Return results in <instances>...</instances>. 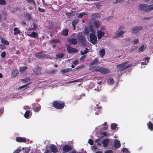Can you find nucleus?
Masks as SVG:
<instances>
[{
    "mask_svg": "<svg viewBox=\"0 0 153 153\" xmlns=\"http://www.w3.org/2000/svg\"><path fill=\"white\" fill-rule=\"evenodd\" d=\"M85 33L87 35L91 32L90 34V40L89 41L93 44H94L97 41V38L96 35V31L90 26L89 28H85Z\"/></svg>",
    "mask_w": 153,
    "mask_h": 153,
    "instance_id": "1",
    "label": "nucleus"
},
{
    "mask_svg": "<svg viewBox=\"0 0 153 153\" xmlns=\"http://www.w3.org/2000/svg\"><path fill=\"white\" fill-rule=\"evenodd\" d=\"M108 128L107 122H105L102 125L96 127L95 129L97 132H102V131L106 130Z\"/></svg>",
    "mask_w": 153,
    "mask_h": 153,
    "instance_id": "2",
    "label": "nucleus"
},
{
    "mask_svg": "<svg viewBox=\"0 0 153 153\" xmlns=\"http://www.w3.org/2000/svg\"><path fill=\"white\" fill-rule=\"evenodd\" d=\"M53 106L58 109H62L64 106V104L62 102L59 101H55L53 103Z\"/></svg>",
    "mask_w": 153,
    "mask_h": 153,
    "instance_id": "3",
    "label": "nucleus"
},
{
    "mask_svg": "<svg viewBox=\"0 0 153 153\" xmlns=\"http://www.w3.org/2000/svg\"><path fill=\"white\" fill-rule=\"evenodd\" d=\"M132 65L129 64L128 62H126L122 65H117V67L119 71H122L124 70L127 68L131 67Z\"/></svg>",
    "mask_w": 153,
    "mask_h": 153,
    "instance_id": "4",
    "label": "nucleus"
},
{
    "mask_svg": "<svg viewBox=\"0 0 153 153\" xmlns=\"http://www.w3.org/2000/svg\"><path fill=\"white\" fill-rule=\"evenodd\" d=\"M124 27L122 26L120 27L116 32V34L117 36H120L123 35V34L125 32L123 30Z\"/></svg>",
    "mask_w": 153,
    "mask_h": 153,
    "instance_id": "5",
    "label": "nucleus"
},
{
    "mask_svg": "<svg viewBox=\"0 0 153 153\" xmlns=\"http://www.w3.org/2000/svg\"><path fill=\"white\" fill-rule=\"evenodd\" d=\"M142 28L143 27L141 26H135L132 28V31L133 33L136 34L139 32Z\"/></svg>",
    "mask_w": 153,
    "mask_h": 153,
    "instance_id": "6",
    "label": "nucleus"
},
{
    "mask_svg": "<svg viewBox=\"0 0 153 153\" xmlns=\"http://www.w3.org/2000/svg\"><path fill=\"white\" fill-rule=\"evenodd\" d=\"M97 36L98 39H101L102 36H104L105 35V33L102 31L101 30H97Z\"/></svg>",
    "mask_w": 153,
    "mask_h": 153,
    "instance_id": "7",
    "label": "nucleus"
},
{
    "mask_svg": "<svg viewBox=\"0 0 153 153\" xmlns=\"http://www.w3.org/2000/svg\"><path fill=\"white\" fill-rule=\"evenodd\" d=\"M16 140L18 142L25 143L27 141L26 138L25 137H17L16 138Z\"/></svg>",
    "mask_w": 153,
    "mask_h": 153,
    "instance_id": "8",
    "label": "nucleus"
},
{
    "mask_svg": "<svg viewBox=\"0 0 153 153\" xmlns=\"http://www.w3.org/2000/svg\"><path fill=\"white\" fill-rule=\"evenodd\" d=\"M19 72L18 69H15L11 71V77L14 78L18 74Z\"/></svg>",
    "mask_w": 153,
    "mask_h": 153,
    "instance_id": "9",
    "label": "nucleus"
},
{
    "mask_svg": "<svg viewBox=\"0 0 153 153\" xmlns=\"http://www.w3.org/2000/svg\"><path fill=\"white\" fill-rule=\"evenodd\" d=\"M33 108L35 112H38L39 111L40 109V105L37 104H36L35 105H33Z\"/></svg>",
    "mask_w": 153,
    "mask_h": 153,
    "instance_id": "10",
    "label": "nucleus"
},
{
    "mask_svg": "<svg viewBox=\"0 0 153 153\" xmlns=\"http://www.w3.org/2000/svg\"><path fill=\"white\" fill-rule=\"evenodd\" d=\"M67 49L68 52L69 53L76 52L77 51V50L76 49L73 48L70 46H68Z\"/></svg>",
    "mask_w": 153,
    "mask_h": 153,
    "instance_id": "11",
    "label": "nucleus"
},
{
    "mask_svg": "<svg viewBox=\"0 0 153 153\" xmlns=\"http://www.w3.org/2000/svg\"><path fill=\"white\" fill-rule=\"evenodd\" d=\"M40 70V67L38 66L35 68L33 71L36 74L39 75L41 74Z\"/></svg>",
    "mask_w": 153,
    "mask_h": 153,
    "instance_id": "12",
    "label": "nucleus"
},
{
    "mask_svg": "<svg viewBox=\"0 0 153 153\" xmlns=\"http://www.w3.org/2000/svg\"><path fill=\"white\" fill-rule=\"evenodd\" d=\"M68 42L69 43L73 45H76L77 43L76 39L74 38L68 39Z\"/></svg>",
    "mask_w": 153,
    "mask_h": 153,
    "instance_id": "13",
    "label": "nucleus"
},
{
    "mask_svg": "<svg viewBox=\"0 0 153 153\" xmlns=\"http://www.w3.org/2000/svg\"><path fill=\"white\" fill-rule=\"evenodd\" d=\"M94 24L95 27L98 28L101 24V22L98 20H95L94 22Z\"/></svg>",
    "mask_w": 153,
    "mask_h": 153,
    "instance_id": "14",
    "label": "nucleus"
},
{
    "mask_svg": "<svg viewBox=\"0 0 153 153\" xmlns=\"http://www.w3.org/2000/svg\"><path fill=\"white\" fill-rule=\"evenodd\" d=\"M147 5L145 4H140L139 5V9L141 10L146 11Z\"/></svg>",
    "mask_w": 153,
    "mask_h": 153,
    "instance_id": "15",
    "label": "nucleus"
},
{
    "mask_svg": "<svg viewBox=\"0 0 153 153\" xmlns=\"http://www.w3.org/2000/svg\"><path fill=\"white\" fill-rule=\"evenodd\" d=\"M71 149V147L68 145L65 146L63 148V151L64 152H67Z\"/></svg>",
    "mask_w": 153,
    "mask_h": 153,
    "instance_id": "16",
    "label": "nucleus"
},
{
    "mask_svg": "<svg viewBox=\"0 0 153 153\" xmlns=\"http://www.w3.org/2000/svg\"><path fill=\"white\" fill-rule=\"evenodd\" d=\"M50 149L53 152H57V149L55 145H52L50 147Z\"/></svg>",
    "mask_w": 153,
    "mask_h": 153,
    "instance_id": "17",
    "label": "nucleus"
},
{
    "mask_svg": "<svg viewBox=\"0 0 153 153\" xmlns=\"http://www.w3.org/2000/svg\"><path fill=\"white\" fill-rule=\"evenodd\" d=\"M149 129L151 131H153V123L151 121H149L147 124Z\"/></svg>",
    "mask_w": 153,
    "mask_h": 153,
    "instance_id": "18",
    "label": "nucleus"
},
{
    "mask_svg": "<svg viewBox=\"0 0 153 153\" xmlns=\"http://www.w3.org/2000/svg\"><path fill=\"white\" fill-rule=\"evenodd\" d=\"M114 146L116 148H119L121 145L120 141L117 140H114Z\"/></svg>",
    "mask_w": 153,
    "mask_h": 153,
    "instance_id": "19",
    "label": "nucleus"
},
{
    "mask_svg": "<svg viewBox=\"0 0 153 153\" xmlns=\"http://www.w3.org/2000/svg\"><path fill=\"white\" fill-rule=\"evenodd\" d=\"M101 15V14L100 13H95L91 15V17L93 19L100 18V17Z\"/></svg>",
    "mask_w": 153,
    "mask_h": 153,
    "instance_id": "20",
    "label": "nucleus"
},
{
    "mask_svg": "<svg viewBox=\"0 0 153 153\" xmlns=\"http://www.w3.org/2000/svg\"><path fill=\"white\" fill-rule=\"evenodd\" d=\"M98 61V59L97 58H95L93 61L89 65L90 66H91L96 65L97 64Z\"/></svg>",
    "mask_w": 153,
    "mask_h": 153,
    "instance_id": "21",
    "label": "nucleus"
},
{
    "mask_svg": "<svg viewBox=\"0 0 153 153\" xmlns=\"http://www.w3.org/2000/svg\"><path fill=\"white\" fill-rule=\"evenodd\" d=\"M108 139H105L102 142L103 146L104 147H106L108 144Z\"/></svg>",
    "mask_w": 153,
    "mask_h": 153,
    "instance_id": "22",
    "label": "nucleus"
},
{
    "mask_svg": "<svg viewBox=\"0 0 153 153\" xmlns=\"http://www.w3.org/2000/svg\"><path fill=\"white\" fill-rule=\"evenodd\" d=\"M27 35L29 37L35 38L37 36L38 34L34 32H33L31 34H27Z\"/></svg>",
    "mask_w": 153,
    "mask_h": 153,
    "instance_id": "23",
    "label": "nucleus"
},
{
    "mask_svg": "<svg viewBox=\"0 0 153 153\" xmlns=\"http://www.w3.org/2000/svg\"><path fill=\"white\" fill-rule=\"evenodd\" d=\"M79 22L78 19H75L73 20L72 22V25L74 28V30L75 29V25H76L77 23Z\"/></svg>",
    "mask_w": 153,
    "mask_h": 153,
    "instance_id": "24",
    "label": "nucleus"
},
{
    "mask_svg": "<svg viewBox=\"0 0 153 153\" xmlns=\"http://www.w3.org/2000/svg\"><path fill=\"white\" fill-rule=\"evenodd\" d=\"M109 71L108 69L102 67L101 73L102 74H107L109 72Z\"/></svg>",
    "mask_w": 153,
    "mask_h": 153,
    "instance_id": "25",
    "label": "nucleus"
},
{
    "mask_svg": "<svg viewBox=\"0 0 153 153\" xmlns=\"http://www.w3.org/2000/svg\"><path fill=\"white\" fill-rule=\"evenodd\" d=\"M88 14V13L87 12H84L80 13L78 14H77L76 15V16L79 18H82L83 16L87 15Z\"/></svg>",
    "mask_w": 153,
    "mask_h": 153,
    "instance_id": "26",
    "label": "nucleus"
},
{
    "mask_svg": "<svg viewBox=\"0 0 153 153\" xmlns=\"http://www.w3.org/2000/svg\"><path fill=\"white\" fill-rule=\"evenodd\" d=\"M146 48V45L145 44L142 45L139 48V50L140 51L143 52L145 49Z\"/></svg>",
    "mask_w": 153,
    "mask_h": 153,
    "instance_id": "27",
    "label": "nucleus"
},
{
    "mask_svg": "<svg viewBox=\"0 0 153 153\" xmlns=\"http://www.w3.org/2000/svg\"><path fill=\"white\" fill-rule=\"evenodd\" d=\"M1 42L2 43L5 45H8L9 44V42L3 38H2L1 39Z\"/></svg>",
    "mask_w": 153,
    "mask_h": 153,
    "instance_id": "28",
    "label": "nucleus"
},
{
    "mask_svg": "<svg viewBox=\"0 0 153 153\" xmlns=\"http://www.w3.org/2000/svg\"><path fill=\"white\" fill-rule=\"evenodd\" d=\"M30 115V112L29 111H27L24 114V117L25 118H28Z\"/></svg>",
    "mask_w": 153,
    "mask_h": 153,
    "instance_id": "29",
    "label": "nucleus"
},
{
    "mask_svg": "<svg viewBox=\"0 0 153 153\" xmlns=\"http://www.w3.org/2000/svg\"><path fill=\"white\" fill-rule=\"evenodd\" d=\"M117 126V124L115 123H113L111 125V128L113 130L115 129Z\"/></svg>",
    "mask_w": 153,
    "mask_h": 153,
    "instance_id": "30",
    "label": "nucleus"
},
{
    "mask_svg": "<svg viewBox=\"0 0 153 153\" xmlns=\"http://www.w3.org/2000/svg\"><path fill=\"white\" fill-rule=\"evenodd\" d=\"M147 8H146V11H151L152 10H153V5H150V6H147Z\"/></svg>",
    "mask_w": 153,
    "mask_h": 153,
    "instance_id": "31",
    "label": "nucleus"
},
{
    "mask_svg": "<svg viewBox=\"0 0 153 153\" xmlns=\"http://www.w3.org/2000/svg\"><path fill=\"white\" fill-rule=\"evenodd\" d=\"M105 53V51L104 49H102L100 51V54L101 57H103Z\"/></svg>",
    "mask_w": 153,
    "mask_h": 153,
    "instance_id": "32",
    "label": "nucleus"
},
{
    "mask_svg": "<svg viewBox=\"0 0 153 153\" xmlns=\"http://www.w3.org/2000/svg\"><path fill=\"white\" fill-rule=\"evenodd\" d=\"M102 68V67L97 66L95 69V70L97 72H101Z\"/></svg>",
    "mask_w": 153,
    "mask_h": 153,
    "instance_id": "33",
    "label": "nucleus"
},
{
    "mask_svg": "<svg viewBox=\"0 0 153 153\" xmlns=\"http://www.w3.org/2000/svg\"><path fill=\"white\" fill-rule=\"evenodd\" d=\"M68 30L67 29L64 30L62 32V34L65 36H66L68 34Z\"/></svg>",
    "mask_w": 153,
    "mask_h": 153,
    "instance_id": "34",
    "label": "nucleus"
},
{
    "mask_svg": "<svg viewBox=\"0 0 153 153\" xmlns=\"http://www.w3.org/2000/svg\"><path fill=\"white\" fill-rule=\"evenodd\" d=\"M71 70V68H67L65 69L62 70H61V72L62 73H65L68 71H69Z\"/></svg>",
    "mask_w": 153,
    "mask_h": 153,
    "instance_id": "35",
    "label": "nucleus"
},
{
    "mask_svg": "<svg viewBox=\"0 0 153 153\" xmlns=\"http://www.w3.org/2000/svg\"><path fill=\"white\" fill-rule=\"evenodd\" d=\"M14 34H16L20 33V31L18 29V28L15 27L14 29Z\"/></svg>",
    "mask_w": 153,
    "mask_h": 153,
    "instance_id": "36",
    "label": "nucleus"
},
{
    "mask_svg": "<svg viewBox=\"0 0 153 153\" xmlns=\"http://www.w3.org/2000/svg\"><path fill=\"white\" fill-rule=\"evenodd\" d=\"M27 68L26 67H22L20 68L19 71L20 72L23 73Z\"/></svg>",
    "mask_w": 153,
    "mask_h": 153,
    "instance_id": "37",
    "label": "nucleus"
},
{
    "mask_svg": "<svg viewBox=\"0 0 153 153\" xmlns=\"http://www.w3.org/2000/svg\"><path fill=\"white\" fill-rule=\"evenodd\" d=\"M25 17L28 19H30L31 18L30 15L28 13H26L25 15Z\"/></svg>",
    "mask_w": 153,
    "mask_h": 153,
    "instance_id": "38",
    "label": "nucleus"
},
{
    "mask_svg": "<svg viewBox=\"0 0 153 153\" xmlns=\"http://www.w3.org/2000/svg\"><path fill=\"white\" fill-rule=\"evenodd\" d=\"M122 152L123 153H130V152L126 148H123L122 150Z\"/></svg>",
    "mask_w": 153,
    "mask_h": 153,
    "instance_id": "39",
    "label": "nucleus"
},
{
    "mask_svg": "<svg viewBox=\"0 0 153 153\" xmlns=\"http://www.w3.org/2000/svg\"><path fill=\"white\" fill-rule=\"evenodd\" d=\"M59 41L58 40L53 39L50 41V42L51 43H57L59 42Z\"/></svg>",
    "mask_w": 153,
    "mask_h": 153,
    "instance_id": "40",
    "label": "nucleus"
},
{
    "mask_svg": "<svg viewBox=\"0 0 153 153\" xmlns=\"http://www.w3.org/2000/svg\"><path fill=\"white\" fill-rule=\"evenodd\" d=\"M63 56V54L61 53L60 54H58L56 55V58H59L61 59Z\"/></svg>",
    "mask_w": 153,
    "mask_h": 153,
    "instance_id": "41",
    "label": "nucleus"
},
{
    "mask_svg": "<svg viewBox=\"0 0 153 153\" xmlns=\"http://www.w3.org/2000/svg\"><path fill=\"white\" fill-rule=\"evenodd\" d=\"M88 51V49L87 48H86L85 50L84 51H81V55H83L84 54L87 53Z\"/></svg>",
    "mask_w": 153,
    "mask_h": 153,
    "instance_id": "42",
    "label": "nucleus"
},
{
    "mask_svg": "<svg viewBox=\"0 0 153 153\" xmlns=\"http://www.w3.org/2000/svg\"><path fill=\"white\" fill-rule=\"evenodd\" d=\"M6 1L4 0H0V4L4 5L6 4Z\"/></svg>",
    "mask_w": 153,
    "mask_h": 153,
    "instance_id": "43",
    "label": "nucleus"
},
{
    "mask_svg": "<svg viewBox=\"0 0 153 153\" xmlns=\"http://www.w3.org/2000/svg\"><path fill=\"white\" fill-rule=\"evenodd\" d=\"M29 83H27L26 85H22V86H21L20 87L18 88V89H22V88H25V87H27V86H28V85H29Z\"/></svg>",
    "mask_w": 153,
    "mask_h": 153,
    "instance_id": "44",
    "label": "nucleus"
},
{
    "mask_svg": "<svg viewBox=\"0 0 153 153\" xmlns=\"http://www.w3.org/2000/svg\"><path fill=\"white\" fill-rule=\"evenodd\" d=\"M79 39L80 41L82 42H85V38L84 37L82 36L80 37Z\"/></svg>",
    "mask_w": 153,
    "mask_h": 153,
    "instance_id": "45",
    "label": "nucleus"
},
{
    "mask_svg": "<svg viewBox=\"0 0 153 153\" xmlns=\"http://www.w3.org/2000/svg\"><path fill=\"white\" fill-rule=\"evenodd\" d=\"M102 134L103 135V136L108 137L110 136L109 134H108V133L106 131L102 132Z\"/></svg>",
    "mask_w": 153,
    "mask_h": 153,
    "instance_id": "46",
    "label": "nucleus"
},
{
    "mask_svg": "<svg viewBox=\"0 0 153 153\" xmlns=\"http://www.w3.org/2000/svg\"><path fill=\"white\" fill-rule=\"evenodd\" d=\"M114 82V80L113 79L110 78L109 79L108 83L111 84H113Z\"/></svg>",
    "mask_w": 153,
    "mask_h": 153,
    "instance_id": "47",
    "label": "nucleus"
},
{
    "mask_svg": "<svg viewBox=\"0 0 153 153\" xmlns=\"http://www.w3.org/2000/svg\"><path fill=\"white\" fill-rule=\"evenodd\" d=\"M23 108L25 110L27 111L29 110L31 108V107L29 106H24Z\"/></svg>",
    "mask_w": 153,
    "mask_h": 153,
    "instance_id": "48",
    "label": "nucleus"
},
{
    "mask_svg": "<svg viewBox=\"0 0 153 153\" xmlns=\"http://www.w3.org/2000/svg\"><path fill=\"white\" fill-rule=\"evenodd\" d=\"M20 148L19 149L18 148L15 150L13 153H19L21 150Z\"/></svg>",
    "mask_w": 153,
    "mask_h": 153,
    "instance_id": "49",
    "label": "nucleus"
},
{
    "mask_svg": "<svg viewBox=\"0 0 153 153\" xmlns=\"http://www.w3.org/2000/svg\"><path fill=\"white\" fill-rule=\"evenodd\" d=\"M88 143L91 145H92L93 144V141L91 139H89L88 140Z\"/></svg>",
    "mask_w": 153,
    "mask_h": 153,
    "instance_id": "50",
    "label": "nucleus"
},
{
    "mask_svg": "<svg viewBox=\"0 0 153 153\" xmlns=\"http://www.w3.org/2000/svg\"><path fill=\"white\" fill-rule=\"evenodd\" d=\"M37 56L38 57H39V58H40V57L42 58V57L44 56L43 55V53H38L37 54Z\"/></svg>",
    "mask_w": 153,
    "mask_h": 153,
    "instance_id": "51",
    "label": "nucleus"
},
{
    "mask_svg": "<svg viewBox=\"0 0 153 153\" xmlns=\"http://www.w3.org/2000/svg\"><path fill=\"white\" fill-rule=\"evenodd\" d=\"M30 80L29 78L26 79H22L21 81L22 82H27Z\"/></svg>",
    "mask_w": 153,
    "mask_h": 153,
    "instance_id": "52",
    "label": "nucleus"
},
{
    "mask_svg": "<svg viewBox=\"0 0 153 153\" xmlns=\"http://www.w3.org/2000/svg\"><path fill=\"white\" fill-rule=\"evenodd\" d=\"M6 56V53L5 52H2L1 54V56L2 58H4Z\"/></svg>",
    "mask_w": 153,
    "mask_h": 153,
    "instance_id": "53",
    "label": "nucleus"
},
{
    "mask_svg": "<svg viewBox=\"0 0 153 153\" xmlns=\"http://www.w3.org/2000/svg\"><path fill=\"white\" fill-rule=\"evenodd\" d=\"M139 42V40L138 39H135L133 42V43L134 44H136Z\"/></svg>",
    "mask_w": 153,
    "mask_h": 153,
    "instance_id": "54",
    "label": "nucleus"
},
{
    "mask_svg": "<svg viewBox=\"0 0 153 153\" xmlns=\"http://www.w3.org/2000/svg\"><path fill=\"white\" fill-rule=\"evenodd\" d=\"M29 3H32L34 5H35V2L33 0H26Z\"/></svg>",
    "mask_w": 153,
    "mask_h": 153,
    "instance_id": "55",
    "label": "nucleus"
},
{
    "mask_svg": "<svg viewBox=\"0 0 153 153\" xmlns=\"http://www.w3.org/2000/svg\"><path fill=\"white\" fill-rule=\"evenodd\" d=\"M95 89L96 90L98 91H100V90H101V86L100 85H99L98 87V88H96Z\"/></svg>",
    "mask_w": 153,
    "mask_h": 153,
    "instance_id": "56",
    "label": "nucleus"
},
{
    "mask_svg": "<svg viewBox=\"0 0 153 153\" xmlns=\"http://www.w3.org/2000/svg\"><path fill=\"white\" fill-rule=\"evenodd\" d=\"M34 27L33 28H32L31 27H29V28L27 29V30L29 31H31L32 30H34Z\"/></svg>",
    "mask_w": 153,
    "mask_h": 153,
    "instance_id": "57",
    "label": "nucleus"
},
{
    "mask_svg": "<svg viewBox=\"0 0 153 153\" xmlns=\"http://www.w3.org/2000/svg\"><path fill=\"white\" fill-rule=\"evenodd\" d=\"M79 81V80H76L72 81H71L70 82H69L68 83H72L75 82H78Z\"/></svg>",
    "mask_w": 153,
    "mask_h": 153,
    "instance_id": "58",
    "label": "nucleus"
},
{
    "mask_svg": "<svg viewBox=\"0 0 153 153\" xmlns=\"http://www.w3.org/2000/svg\"><path fill=\"white\" fill-rule=\"evenodd\" d=\"M38 9L39 11L40 12H43L45 10V9L42 8H41L39 7L38 8Z\"/></svg>",
    "mask_w": 153,
    "mask_h": 153,
    "instance_id": "59",
    "label": "nucleus"
},
{
    "mask_svg": "<svg viewBox=\"0 0 153 153\" xmlns=\"http://www.w3.org/2000/svg\"><path fill=\"white\" fill-rule=\"evenodd\" d=\"M31 27L32 28H33V27H34V30H35L36 28V25L34 23H33L32 25H31Z\"/></svg>",
    "mask_w": 153,
    "mask_h": 153,
    "instance_id": "60",
    "label": "nucleus"
},
{
    "mask_svg": "<svg viewBox=\"0 0 153 153\" xmlns=\"http://www.w3.org/2000/svg\"><path fill=\"white\" fill-rule=\"evenodd\" d=\"M86 56V55H85L82 56L80 58V59L81 61H82L84 59Z\"/></svg>",
    "mask_w": 153,
    "mask_h": 153,
    "instance_id": "61",
    "label": "nucleus"
},
{
    "mask_svg": "<svg viewBox=\"0 0 153 153\" xmlns=\"http://www.w3.org/2000/svg\"><path fill=\"white\" fill-rule=\"evenodd\" d=\"M100 29L101 30H105V27L104 25L100 27Z\"/></svg>",
    "mask_w": 153,
    "mask_h": 153,
    "instance_id": "62",
    "label": "nucleus"
},
{
    "mask_svg": "<svg viewBox=\"0 0 153 153\" xmlns=\"http://www.w3.org/2000/svg\"><path fill=\"white\" fill-rule=\"evenodd\" d=\"M66 15L68 16H73L72 13H66Z\"/></svg>",
    "mask_w": 153,
    "mask_h": 153,
    "instance_id": "63",
    "label": "nucleus"
},
{
    "mask_svg": "<svg viewBox=\"0 0 153 153\" xmlns=\"http://www.w3.org/2000/svg\"><path fill=\"white\" fill-rule=\"evenodd\" d=\"M105 153H113V151L111 150H108L106 151Z\"/></svg>",
    "mask_w": 153,
    "mask_h": 153,
    "instance_id": "64",
    "label": "nucleus"
}]
</instances>
